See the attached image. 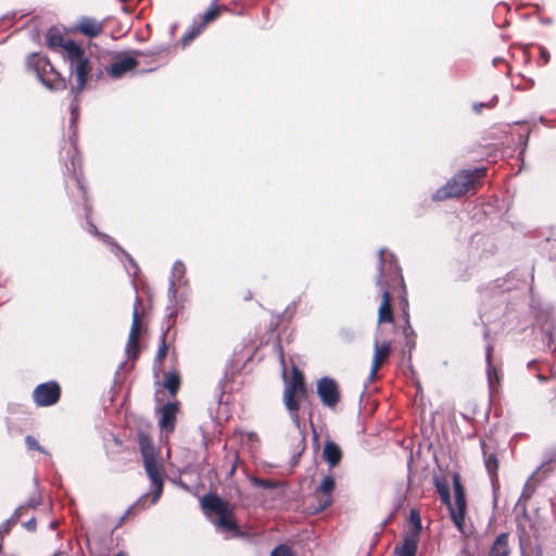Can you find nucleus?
<instances>
[{
    "label": "nucleus",
    "instance_id": "0eeeda50",
    "mask_svg": "<svg viewBox=\"0 0 556 556\" xmlns=\"http://www.w3.org/2000/svg\"><path fill=\"white\" fill-rule=\"evenodd\" d=\"M306 387L304 377L298 368H293L292 378L285 386L283 403L291 415V418L296 427H300L298 412L300 408L299 399L306 396Z\"/></svg>",
    "mask_w": 556,
    "mask_h": 556
},
{
    "label": "nucleus",
    "instance_id": "39448f33",
    "mask_svg": "<svg viewBox=\"0 0 556 556\" xmlns=\"http://www.w3.org/2000/svg\"><path fill=\"white\" fill-rule=\"evenodd\" d=\"M485 168L479 167L473 170L463 169L451 178L443 187L438 189L433 194L434 201H442L448 198L460 197L470 189H475L476 185L483 177Z\"/></svg>",
    "mask_w": 556,
    "mask_h": 556
},
{
    "label": "nucleus",
    "instance_id": "e433bc0d",
    "mask_svg": "<svg viewBox=\"0 0 556 556\" xmlns=\"http://www.w3.org/2000/svg\"><path fill=\"white\" fill-rule=\"evenodd\" d=\"M24 527L28 531H34L36 529V520H35V518H31L28 521L24 522Z\"/></svg>",
    "mask_w": 556,
    "mask_h": 556
},
{
    "label": "nucleus",
    "instance_id": "6e6552de",
    "mask_svg": "<svg viewBox=\"0 0 556 556\" xmlns=\"http://www.w3.org/2000/svg\"><path fill=\"white\" fill-rule=\"evenodd\" d=\"M554 463L556 464V450L549 451L546 454V458L525 483L521 495L517 502V506L522 505V510H526L527 502L534 494L538 485L546 477V475L552 471V464Z\"/></svg>",
    "mask_w": 556,
    "mask_h": 556
},
{
    "label": "nucleus",
    "instance_id": "9b49d317",
    "mask_svg": "<svg viewBox=\"0 0 556 556\" xmlns=\"http://www.w3.org/2000/svg\"><path fill=\"white\" fill-rule=\"evenodd\" d=\"M33 396L39 406L53 405L60 399V387L53 381L41 383L34 390Z\"/></svg>",
    "mask_w": 556,
    "mask_h": 556
},
{
    "label": "nucleus",
    "instance_id": "423d86ee",
    "mask_svg": "<svg viewBox=\"0 0 556 556\" xmlns=\"http://www.w3.org/2000/svg\"><path fill=\"white\" fill-rule=\"evenodd\" d=\"M27 66L31 68L41 84L50 90H62L66 87V80L51 64L49 59L39 53H33L27 60Z\"/></svg>",
    "mask_w": 556,
    "mask_h": 556
},
{
    "label": "nucleus",
    "instance_id": "bb28decb",
    "mask_svg": "<svg viewBox=\"0 0 556 556\" xmlns=\"http://www.w3.org/2000/svg\"><path fill=\"white\" fill-rule=\"evenodd\" d=\"M203 29H204V27H203V25H201V24H199V25H193V26L191 27V29H190V30H188V31L184 35V37H182V39H181V41H182V46H184V47L188 46V45H189V43H190V42H191L195 37H198V36L201 34V31H202Z\"/></svg>",
    "mask_w": 556,
    "mask_h": 556
},
{
    "label": "nucleus",
    "instance_id": "412c9836",
    "mask_svg": "<svg viewBox=\"0 0 556 556\" xmlns=\"http://www.w3.org/2000/svg\"><path fill=\"white\" fill-rule=\"evenodd\" d=\"M89 228H90V232L92 235L100 237L108 243H111V238L104 233L99 232L97 227L93 224L90 223ZM112 244L115 247V249L117 251H119L125 256V258L129 263V267L126 266L128 274L137 275L138 266H137L136 262L132 260V257L129 254H127L126 252H124L119 247L115 245L113 242H112Z\"/></svg>",
    "mask_w": 556,
    "mask_h": 556
},
{
    "label": "nucleus",
    "instance_id": "7c9ffc66",
    "mask_svg": "<svg viewBox=\"0 0 556 556\" xmlns=\"http://www.w3.org/2000/svg\"><path fill=\"white\" fill-rule=\"evenodd\" d=\"M251 482H252L253 485L258 486V488H263V489H274L277 485L274 481L264 480V479H260V478H256V477H252L251 478Z\"/></svg>",
    "mask_w": 556,
    "mask_h": 556
},
{
    "label": "nucleus",
    "instance_id": "a19ab883",
    "mask_svg": "<svg viewBox=\"0 0 556 556\" xmlns=\"http://www.w3.org/2000/svg\"><path fill=\"white\" fill-rule=\"evenodd\" d=\"M77 186L81 190L83 194H85V187L83 185V181L79 177H76Z\"/></svg>",
    "mask_w": 556,
    "mask_h": 556
},
{
    "label": "nucleus",
    "instance_id": "f8f14e48",
    "mask_svg": "<svg viewBox=\"0 0 556 556\" xmlns=\"http://www.w3.org/2000/svg\"><path fill=\"white\" fill-rule=\"evenodd\" d=\"M317 393L323 404L328 407H334L340 400L336 381L328 377H324L318 381Z\"/></svg>",
    "mask_w": 556,
    "mask_h": 556
},
{
    "label": "nucleus",
    "instance_id": "58836bf2",
    "mask_svg": "<svg viewBox=\"0 0 556 556\" xmlns=\"http://www.w3.org/2000/svg\"><path fill=\"white\" fill-rule=\"evenodd\" d=\"M540 52H541V58L543 59L544 61V64H546L548 61H549V53L547 52L546 49L544 48H541L540 49Z\"/></svg>",
    "mask_w": 556,
    "mask_h": 556
},
{
    "label": "nucleus",
    "instance_id": "ea45409f",
    "mask_svg": "<svg viewBox=\"0 0 556 556\" xmlns=\"http://www.w3.org/2000/svg\"><path fill=\"white\" fill-rule=\"evenodd\" d=\"M404 334L406 338H412V334H414V330L413 328L410 327L409 323L407 321V325L406 327L404 328L403 330Z\"/></svg>",
    "mask_w": 556,
    "mask_h": 556
},
{
    "label": "nucleus",
    "instance_id": "cd10ccee",
    "mask_svg": "<svg viewBox=\"0 0 556 556\" xmlns=\"http://www.w3.org/2000/svg\"><path fill=\"white\" fill-rule=\"evenodd\" d=\"M435 485H437V491L441 497L442 503L445 504L450 508V502H451L450 486L446 483H443L440 481H437Z\"/></svg>",
    "mask_w": 556,
    "mask_h": 556
},
{
    "label": "nucleus",
    "instance_id": "c756f323",
    "mask_svg": "<svg viewBox=\"0 0 556 556\" xmlns=\"http://www.w3.org/2000/svg\"><path fill=\"white\" fill-rule=\"evenodd\" d=\"M166 333L167 331H165L162 336H161V344L159 346V350H157V353H156V356H155V362H162L163 358L166 356L167 354V345H166Z\"/></svg>",
    "mask_w": 556,
    "mask_h": 556
},
{
    "label": "nucleus",
    "instance_id": "c85d7f7f",
    "mask_svg": "<svg viewBox=\"0 0 556 556\" xmlns=\"http://www.w3.org/2000/svg\"><path fill=\"white\" fill-rule=\"evenodd\" d=\"M219 15V9L216 5L211 7L202 16V23L203 27L212 21H214Z\"/></svg>",
    "mask_w": 556,
    "mask_h": 556
},
{
    "label": "nucleus",
    "instance_id": "1a4fd4ad",
    "mask_svg": "<svg viewBox=\"0 0 556 556\" xmlns=\"http://www.w3.org/2000/svg\"><path fill=\"white\" fill-rule=\"evenodd\" d=\"M453 486H454V495H455V504L452 505L450 502V515L451 518L456 526V528L464 532L465 526V513H466V500H465V490L460 483V479L458 475H454L453 477Z\"/></svg>",
    "mask_w": 556,
    "mask_h": 556
},
{
    "label": "nucleus",
    "instance_id": "c03bdc74",
    "mask_svg": "<svg viewBox=\"0 0 556 556\" xmlns=\"http://www.w3.org/2000/svg\"><path fill=\"white\" fill-rule=\"evenodd\" d=\"M9 531V527L8 525H3L1 528H0V533L2 532H8Z\"/></svg>",
    "mask_w": 556,
    "mask_h": 556
},
{
    "label": "nucleus",
    "instance_id": "7ed1b4c3",
    "mask_svg": "<svg viewBox=\"0 0 556 556\" xmlns=\"http://www.w3.org/2000/svg\"><path fill=\"white\" fill-rule=\"evenodd\" d=\"M378 275L376 277L377 287L382 289V301L379 307V323H391L393 314L391 311V295L389 291V283L391 280L401 279V268L393 254H386L381 249L378 253Z\"/></svg>",
    "mask_w": 556,
    "mask_h": 556
},
{
    "label": "nucleus",
    "instance_id": "c9c22d12",
    "mask_svg": "<svg viewBox=\"0 0 556 556\" xmlns=\"http://www.w3.org/2000/svg\"><path fill=\"white\" fill-rule=\"evenodd\" d=\"M72 152H73V156H72V167H73V172H74V174L76 175V169H77L78 167H80V157L77 155L76 148H73V149H72Z\"/></svg>",
    "mask_w": 556,
    "mask_h": 556
},
{
    "label": "nucleus",
    "instance_id": "f3484780",
    "mask_svg": "<svg viewBox=\"0 0 556 556\" xmlns=\"http://www.w3.org/2000/svg\"><path fill=\"white\" fill-rule=\"evenodd\" d=\"M178 412L177 403H166L161 408L159 426L166 432H173L176 424V415Z\"/></svg>",
    "mask_w": 556,
    "mask_h": 556
},
{
    "label": "nucleus",
    "instance_id": "4468645a",
    "mask_svg": "<svg viewBox=\"0 0 556 556\" xmlns=\"http://www.w3.org/2000/svg\"><path fill=\"white\" fill-rule=\"evenodd\" d=\"M139 303V299H136L134 312H132V323L130 327V332L128 337V341L126 344V353L128 357L136 358L139 353V334L141 321L138 313L137 304Z\"/></svg>",
    "mask_w": 556,
    "mask_h": 556
},
{
    "label": "nucleus",
    "instance_id": "4be33fe9",
    "mask_svg": "<svg viewBox=\"0 0 556 556\" xmlns=\"http://www.w3.org/2000/svg\"><path fill=\"white\" fill-rule=\"evenodd\" d=\"M508 534L501 533L490 548V556H509Z\"/></svg>",
    "mask_w": 556,
    "mask_h": 556
},
{
    "label": "nucleus",
    "instance_id": "79ce46f5",
    "mask_svg": "<svg viewBox=\"0 0 556 556\" xmlns=\"http://www.w3.org/2000/svg\"><path fill=\"white\" fill-rule=\"evenodd\" d=\"M484 105H485L484 103H476V104H473V110H475L477 113H480L481 109H482Z\"/></svg>",
    "mask_w": 556,
    "mask_h": 556
},
{
    "label": "nucleus",
    "instance_id": "aec40b11",
    "mask_svg": "<svg viewBox=\"0 0 556 556\" xmlns=\"http://www.w3.org/2000/svg\"><path fill=\"white\" fill-rule=\"evenodd\" d=\"M77 29L88 37H96L102 31L103 25L94 18L83 17L77 25Z\"/></svg>",
    "mask_w": 556,
    "mask_h": 556
},
{
    "label": "nucleus",
    "instance_id": "6ab92c4d",
    "mask_svg": "<svg viewBox=\"0 0 556 556\" xmlns=\"http://www.w3.org/2000/svg\"><path fill=\"white\" fill-rule=\"evenodd\" d=\"M324 459L327 462L330 468L336 467L341 458H342V452L338 444L334 442L328 441L325 443L324 451H323Z\"/></svg>",
    "mask_w": 556,
    "mask_h": 556
},
{
    "label": "nucleus",
    "instance_id": "f03ea898",
    "mask_svg": "<svg viewBox=\"0 0 556 556\" xmlns=\"http://www.w3.org/2000/svg\"><path fill=\"white\" fill-rule=\"evenodd\" d=\"M138 443L147 476L151 481V493L143 494L134 506L129 507L121 517L119 522H123L134 508L144 509L147 507L146 502L150 496V504L154 505L163 492L164 470L162 465L157 462V451L151 439L144 433L139 434Z\"/></svg>",
    "mask_w": 556,
    "mask_h": 556
},
{
    "label": "nucleus",
    "instance_id": "a211bd4d",
    "mask_svg": "<svg viewBox=\"0 0 556 556\" xmlns=\"http://www.w3.org/2000/svg\"><path fill=\"white\" fill-rule=\"evenodd\" d=\"M419 542V536L415 533H405L403 538V542L400 546L395 547V553L397 556H415L417 552V546Z\"/></svg>",
    "mask_w": 556,
    "mask_h": 556
},
{
    "label": "nucleus",
    "instance_id": "dca6fc26",
    "mask_svg": "<svg viewBox=\"0 0 556 556\" xmlns=\"http://www.w3.org/2000/svg\"><path fill=\"white\" fill-rule=\"evenodd\" d=\"M390 353L391 343L389 341H384L382 343H375V352L369 374V380L372 381L376 378L377 371L381 367L382 363L389 357Z\"/></svg>",
    "mask_w": 556,
    "mask_h": 556
},
{
    "label": "nucleus",
    "instance_id": "393cba45",
    "mask_svg": "<svg viewBox=\"0 0 556 556\" xmlns=\"http://www.w3.org/2000/svg\"><path fill=\"white\" fill-rule=\"evenodd\" d=\"M180 386L179 376L176 372H168L165 376L164 387L172 395H175Z\"/></svg>",
    "mask_w": 556,
    "mask_h": 556
},
{
    "label": "nucleus",
    "instance_id": "f257e3e1",
    "mask_svg": "<svg viewBox=\"0 0 556 556\" xmlns=\"http://www.w3.org/2000/svg\"><path fill=\"white\" fill-rule=\"evenodd\" d=\"M46 39L48 47L56 51L68 65L70 75L76 80V85L72 86L71 92L77 97L85 90L88 80L93 76L89 55L83 47L55 29H50Z\"/></svg>",
    "mask_w": 556,
    "mask_h": 556
},
{
    "label": "nucleus",
    "instance_id": "37998d69",
    "mask_svg": "<svg viewBox=\"0 0 556 556\" xmlns=\"http://www.w3.org/2000/svg\"><path fill=\"white\" fill-rule=\"evenodd\" d=\"M406 345L413 349L415 346V340L413 338H406Z\"/></svg>",
    "mask_w": 556,
    "mask_h": 556
},
{
    "label": "nucleus",
    "instance_id": "72a5a7b5",
    "mask_svg": "<svg viewBox=\"0 0 556 556\" xmlns=\"http://www.w3.org/2000/svg\"><path fill=\"white\" fill-rule=\"evenodd\" d=\"M553 324H546L543 326L542 330L544 333V341L549 345L553 342Z\"/></svg>",
    "mask_w": 556,
    "mask_h": 556
},
{
    "label": "nucleus",
    "instance_id": "a878e982",
    "mask_svg": "<svg viewBox=\"0 0 556 556\" xmlns=\"http://www.w3.org/2000/svg\"><path fill=\"white\" fill-rule=\"evenodd\" d=\"M409 522L412 523V529L407 532V533H415L417 534V536L420 535V531H421V519H420V515L417 510L415 509H412L410 513H409Z\"/></svg>",
    "mask_w": 556,
    "mask_h": 556
},
{
    "label": "nucleus",
    "instance_id": "a18cd8bd",
    "mask_svg": "<svg viewBox=\"0 0 556 556\" xmlns=\"http://www.w3.org/2000/svg\"><path fill=\"white\" fill-rule=\"evenodd\" d=\"M94 75H96V77L99 79V78H101V77H102L103 72H102L101 70H99V71H97V72H96V74H94Z\"/></svg>",
    "mask_w": 556,
    "mask_h": 556
},
{
    "label": "nucleus",
    "instance_id": "5701e85b",
    "mask_svg": "<svg viewBox=\"0 0 556 556\" xmlns=\"http://www.w3.org/2000/svg\"><path fill=\"white\" fill-rule=\"evenodd\" d=\"M481 447L484 456V466L491 477L496 476L498 469V462L495 454H488L485 443L481 442Z\"/></svg>",
    "mask_w": 556,
    "mask_h": 556
},
{
    "label": "nucleus",
    "instance_id": "49530a36",
    "mask_svg": "<svg viewBox=\"0 0 556 556\" xmlns=\"http://www.w3.org/2000/svg\"><path fill=\"white\" fill-rule=\"evenodd\" d=\"M280 361H281V364L283 365L285 364V358H283L282 353L280 354Z\"/></svg>",
    "mask_w": 556,
    "mask_h": 556
},
{
    "label": "nucleus",
    "instance_id": "2eb2a0df",
    "mask_svg": "<svg viewBox=\"0 0 556 556\" xmlns=\"http://www.w3.org/2000/svg\"><path fill=\"white\" fill-rule=\"evenodd\" d=\"M137 65L138 61L134 56L117 54L111 65L106 67V72L112 78H121L126 73L136 68Z\"/></svg>",
    "mask_w": 556,
    "mask_h": 556
},
{
    "label": "nucleus",
    "instance_id": "b1692460",
    "mask_svg": "<svg viewBox=\"0 0 556 556\" xmlns=\"http://www.w3.org/2000/svg\"><path fill=\"white\" fill-rule=\"evenodd\" d=\"M492 351H493V346L491 344H488L486 354H485L486 375H488V380H489L491 388L493 387L494 380H496V381L498 380L496 368L493 366V364L491 362Z\"/></svg>",
    "mask_w": 556,
    "mask_h": 556
},
{
    "label": "nucleus",
    "instance_id": "f704fd0d",
    "mask_svg": "<svg viewBox=\"0 0 556 556\" xmlns=\"http://www.w3.org/2000/svg\"><path fill=\"white\" fill-rule=\"evenodd\" d=\"M35 506H36L35 502H30L27 506H20L18 508H16V510H15L14 515L12 516L11 520L16 522L20 519V517H21V515H22V513H23V510L25 508H27V507H35Z\"/></svg>",
    "mask_w": 556,
    "mask_h": 556
},
{
    "label": "nucleus",
    "instance_id": "9d476101",
    "mask_svg": "<svg viewBox=\"0 0 556 556\" xmlns=\"http://www.w3.org/2000/svg\"><path fill=\"white\" fill-rule=\"evenodd\" d=\"M188 280L186 279V266L182 262L176 261L172 268L168 286V300L169 304L177 306L181 302V295L179 289L187 286Z\"/></svg>",
    "mask_w": 556,
    "mask_h": 556
},
{
    "label": "nucleus",
    "instance_id": "ddd939ff",
    "mask_svg": "<svg viewBox=\"0 0 556 556\" xmlns=\"http://www.w3.org/2000/svg\"><path fill=\"white\" fill-rule=\"evenodd\" d=\"M336 482L332 476H325L318 486L315 490L314 496L317 500L318 507L317 511L326 509L332 503V492L334 490Z\"/></svg>",
    "mask_w": 556,
    "mask_h": 556
},
{
    "label": "nucleus",
    "instance_id": "2f4dec72",
    "mask_svg": "<svg viewBox=\"0 0 556 556\" xmlns=\"http://www.w3.org/2000/svg\"><path fill=\"white\" fill-rule=\"evenodd\" d=\"M25 443L28 450H37L41 453H46V451L40 446L38 441L31 435H27L25 438Z\"/></svg>",
    "mask_w": 556,
    "mask_h": 556
},
{
    "label": "nucleus",
    "instance_id": "473e14b6",
    "mask_svg": "<svg viewBox=\"0 0 556 556\" xmlns=\"http://www.w3.org/2000/svg\"><path fill=\"white\" fill-rule=\"evenodd\" d=\"M271 556H293V554L288 546L279 545L273 549Z\"/></svg>",
    "mask_w": 556,
    "mask_h": 556
},
{
    "label": "nucleus",
    "instance_id": "4c0bfd02",
    "mask_svg": "<svg viewBox=\"0 0 556 556\" xmlns=\"http://www.w3.org/2000/svg\"><path fill=\"white\" fill-rule=\"evenodd\" d=\"M77 110H78L77 105L72 103L71 104V111H72V119H71V122H72V124H74L76 122V119H77V116H78Z\"/></svg>",
    "mask_w": 556,
    "mask_h": 556
},
{
    "label": "nucleus",
    "instance_id": "20e7f679",
    "mask_svg": "<svg viewBox=\"0 0 556 556\" xmlns=\"http://www.w3.org/2000/svg\"><path fill=\"white\" fill-rule=\"evenodd\" d=\"M204 515L223 533H238V527L233 520V506L216 494H206L201 501Z\"/></svg>",
    "mask_w": 556,
    "mask_h": 556
}]
</instances>
